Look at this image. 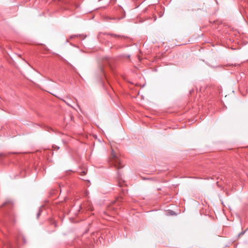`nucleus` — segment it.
<instances>
[{"label":"nucleus","instance_id":"obj_1","mask_svg":"<svg viewBox=\"0 0 248 248\" xmlns=\"http://www.w3.org/2000/svg\"><path fill=\"white\" fill-rule=\"evenodd\" d=\"M111 155V162L113 164L115 167L118 169L122 168L123 166L121 165L120 159L118 157H117L113 153H112Z\"/></svg>","mask_w":248,"mask_h":248},{"label":"nucleus","instance_id":"obj_2","mask_svg":"<svg viewBox=\"0 0 248 248\" xmlns=\"http://www.w3.org/2000/svg\"><path fill=\"white\" fill-rule=\"evenodd\" d=\"M108 34L113 37H118V38H122L123 37V36L115 34L109 33Z\"/></svg>","mask_w":248,"mask_h":248},{"label":"nucleus","instance_id":"obj_3","mask_svg":"<svg viewBox=\"0 0 248 248\" xmlns=\"http://www.w3.org/2000/svg\"><path fill=\"white\" fill-rule=\"evenodd\" d=\"M8 203H11V202H10V201L5 202H4L2 204V206H5L6 205H7Z\"/></svg>","mask_w":248,"mask_h":248},{"label":"nucleus","instance_id":"obj_4","mask_svg":"<svg viewBox=\"0 0 248 248\" xmlns=\"http://www.w3.org/2000/svg\"><path fill=\"white\" fill-rule=\"evenodd\" d=\"M41 211L40 210L37 215V217L38 218L41 214Z\"/></svg>","mask_w":248,"mask_h":248},{"label":"nucleus","instance_id":"obj_5","mask_svg":"<svg viewBox=\"0 0 248 248\" xmlns=\"http://www.w3.org/2000/svg\"><path fill=\"white\" fill-rule=\"evenodd\" d=\"M81 175H85L86 173V170H83L81 171Z\"/></svg>","mask_w":248,"mask_h":248}]
</instances>
